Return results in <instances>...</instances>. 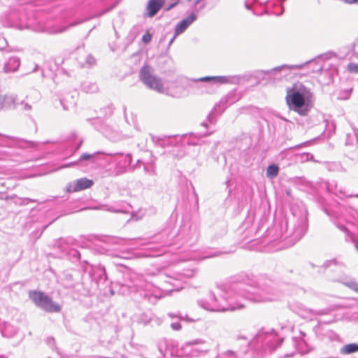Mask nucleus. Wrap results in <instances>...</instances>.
Segmentation results:
<instances>
[{"instance_id":"0eeeda50","label":"nucleus","mask_w":358,"mask_h":358,"mask_svg":"<svg viewBox=\"0 0 358 358\" xmlns=\"http://www.w3.org/2000/svg\"><path fill=\"white\" fill-rule=\"evenodd\" d=\"M341 352L342 354H344V355H348V354H351V353L358 352V344L350 343V344L345 345L341 350Z\"/></svg>"},{"instance_id":"9b49d317","label":"nucleus","mask_w":358,"mask_h":358,"mask_svg":"<svg viewBox=\"0 0 358 358\" xmlns=\"http://www.w3.org/2000/svg\"><path fill=\"white\" fill-rule=\"evenodd\" d=\"M213 80L222 84L228 83V79L224 76H215Z\"/></svg>"},{"instance_id":"1a4fd4ad","label":"nucleus","mask_w":358,"mask_h":358,"mask_svg":"<svg viewBox=\"0 0 358 358\" xmlns=\"http://www.w3.org/2000/svg\"><path fill=\"white\" fill-rule=\"evenodd\" d=\"M348 72L352 73H358V64L349 63L347 66Z\"/></svg>"},{"instance_id":"9d476101","label":"nucleus","mask_w":358,"mask_h":358,"mask_svg":"<svg viewBox=\"0 0 358 358\" xmlns=\"http://www.w3.org/2000/svg\"><path fill=\"white\" fill-rule=\"evenodd\" d=\"M152 35L149 32V31H147L142 37V41L145 43V44H147L148 43H150L152 40Z\"/></svg>"},{"instance_id":"423d86ee","label":"nucleus","mask_w":358,"mask_h":358,"mask_svg":"<svg viewBox=\"0 0 358 358\" xmlns=\"http://www.w3.org/2000/svg\"><path fill=\"white\" fill-rule=\"evenodd\" d=\"M165 3L164 0H149L146 10L150 17L155 15Z\"/></svg>"},{"instance_id":"7ed1b4c3","label":"nucleus","mask_w":358,"mask_h":358,"mask_svg":"<svg viewBox=\"0 0 358 358\" xmlns=\"http://www.w3.org/2000/svg\"><path fill=\"white\" fill-rule=\"evenodd\" d=\"M94 184L92 180L85 178L78 179L74 183L69 184L67 187V191L69 192H79L87 188H90Z\"/></svg>"},{"instance_id":"4468645a","label":"nucleus","mask_w":358,"mask_h":358,"mask_svg":"<svg viewBox=\"0 0 358 358\" xmlns=\"http://www.w3.org/2000/svg\"><path fill=\"white\" fill-rule=\"evenodd\" d=\"M201 81H209V80H213V77H203L200 78Z\"/></svg>"},{"instance_id":"20e7f679","label":"nucleus","mask_w":358,"mask_h":358,"mask_svg":"<svg viewBox=\"0 0 358 358\" xmlns=\"http://www.w3.org/2000/svg\"><path fill=\"white\" fill-rule=\"evenodd\" d=\"M291 90L287 91L286 100L287 103H290L295 108H301L304 106L305 99L303 96L299 92H294L289 94Z\"/></svg>"},{"instance_id":"ddd939ff","label":"nucleus","mask_w":358,"mask_h":358,"mask_svg":"<svg viewBox=\"0 0 358 358\" xmlns=\"http://www.w3.org/2000/svg\"><path fill=\"white\" fill-rule=\"evenodd\" d=\"M179 3V1H177L175 3H171L167 8H166V10L169 11L171 9H172L173 7H175L176 5H178Z\"/></svg>"},{"instance_id":"f257e3e1","label":"nucleus","mask_w":358,"mask_h":358,"mask_svg":"<svg viewBox=\"0 0 358 358\" xmlns=\"http://www.w3.org/2000/svg\"><path fill=\"white\" fill-rule=\"evenodd\" d=\"M29 297L34 303L47 312L58 313L60 312L61 306L55 303L52 299L46 294L44 292L38 290H31L29 292Z\"/></svg>"},{"instance_id":"6e6552de","label":"nucleus","mask_w":358,"mask_h":358,"mask_svg":"<svg viewBox=\"0 0 358 358\" xmlns=\"http://www.w3.org/2000/svg\"><path fill=\"white\" fill-rule=\"evenodd\" d=\"M278 173V167L276 165H270L267 168L266 174L268 176L275 177Z\"/></svg>"},{"instance_id":"f8f14e48","label":"nucleus","mask_w":358,"mask_h":358,"mask_svg":"<svg viewBox=\"0 0 358 358\" xmlns=\"http://www.w3.org/2000/svg\"><path fill=\"white\" fill-rule=\"evenodd\" d=\"M93 155L85 153L82 155L80 157V160H89L93 157Z\"/></svg>"},{"instance_id":"f03ea898","label":"nucleus","mask_w":358,"mask_h":358,"mask_svg":"<svg viewBox=\"0 0 358 358\" xmlns=\"http://www.w3.org/2000/svg\"><path fill=\"white\" fill-rule=\"evenodd\" d=\"M139 78L149 89L158 93L164 92L162 80L153 73V69L148 65H144L139 71Z\"/></svg>"},{"instance_id":"39448f33","label":"nucleus","mask_w":358,"mask_h":358,"mask_svg":"<svg viewBox=\"0 0 358 358\" xmlns=\"http://www.w3.org/2000/svg\"><path fill=\"white\" fill-rule=\"evenodd\" d=\"M196 20V15L194 13L180 21L175 28V36L183 33L187 28Z\"/></svg>"},{"instance_id":"2eb2a0df","label":"nucleus","mask_w":358,"mask_h":358,"mask_svg":"<svg viewBox=\"0 0 358 358\" xmlns=\"http://www.w3.org/2000/svg\"><path fill=\"white\" fill-rule=\"evenodd\" d=\"M346 3L352 4L358 3V0H343Z\"/></svg>"}]
</instances>
